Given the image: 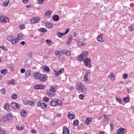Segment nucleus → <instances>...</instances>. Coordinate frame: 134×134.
Masks as SVG:
<instances>
[{"mask_svg":"<svg viewBox=\"0 0 134 134\" xmlns=\"http://www.w3.org/2000/svg\"><path fill=\"white\" fill-rule=\"evenodd\" d=\"M50 105L51 106L54 107L57 105H62V104L61 101L60 100L56 99H52L51 101Z\"/></svg>","mask_w":134,"mask_h":134,"instance_id":"1","label":"nucleus"},{"mask_svg":"<svg viewBox=\"0 0 134 134\" xmlns=\"http://www.w3.org/2000/svg\"><path fill=\"white\" fill-rule=\"evenodd\" d=\"M87 52L85 51L80 54L79 57L77 58V60L79 61H82L83 59L86 58L88 55Z\"/></svg>","mask_w":134,"mask_h":134,"instance_id":"2","label":"nucleus"},{"mask_svg":"<svg viewBox=\"0 0 134 134\" xmlns=\"http://www.w3.org/2000/svg\"><path fill=\"white\" fill-rule=\"evenodd\" d=\"M83 62L85 63V65L87 67L90 68L91 65H90V59L89 58H86L83 59Z\"/></svg>","mask_w":134,"mask_h":134,"instance_id":"3","label":"nucleus"},{"mask_svg":"<svg viewBox=\"0 0 134 134\" xmlns=\"http://www.w3.org/2000/svg\"><path fill=\"white\" fill-rule=\"evenodd\" d=\"M64 71V69L63 68L61 69L59 71H57L55 70H54V73L55 76L56 77L60 75Z\"/></svg>","mask_w":134,"mask_h":134,"instance_id":"4","label":"nucleus"},{"mask_svg":"<svg viewBox=\"0 0 134 134\" xmlns=\"http://www.w3.org/2000/svg\"><path fill=\"white\" fill-rule=\"evenodd\" d=\"M9 20V18L4 16H1L0 21L1 22L5 23L8 22Z\"/></svg>","mask_w":134,"mask_h":134,"instance_id":"5","label":"nucleus"},{"mask_svg":"<svg viewBox=\"0 0 134 134\" xmlns=\"http://www.w3.org/2000/svg\"><path fill=\"white\" fill-rule=\"evenodd\" d=\"M104 36L103 34H101L97 37V40L99 42H102L104 41L105 39L104 38Z\"/></svg>","mask_w":134,"mask_h":134,"instance_id":"6","label":"nucleus"},{"mask_svg":"<svg viewBox=\"0 0 134 134\" xmlns=\"http://www.w3.org/2000/svg\"><path fill=\"white\" fill-rule=\"evenodd\" d=\"M34 87L36 89H43L45 88V86L42 84L36 85L34 86Z\"/></svg>","mask_w":134,"mask_h":134,"instance_id":"7","label":"nucleus"},{"mask_svg":"<svg viewBox=\"0 0 134 134\" xmlns=\"http://www.w3.org/2000/svg\"><path fill=\"white\" fill-rule=\"evenodd\" d=\"M127 132V130L122 127H121L118 129V134H124Z\"/></svg>","mask_w":134,"mask_h":134,"instance_id":"8","label":"nucleus"},{"mask_svg":"<svg viewBox=\"0 0 134 134\" xmlns=\"http://www.w3.org/2000/svg\"><path fill=\"white\" fill-rule=\"evenodd\" d=\"M47 79V76L46 75H40L39 78L40 81V82H43L45 81Z\"/></svg>","mask_w":134,"mask_h":134,"instance_id":"9","label":"nucleus"},{"mask_svg":"<svg viewBox=\"0 0 134 134\" xmlns=\"http://www.w3.org/2000/svg\"><path fill=\"white\" fill-rule=\"evenodd\" d=\"M63 134H70L69 129L66 126H64L63 127Z\"/></svg>","mask_w":134,"mask_h":134,"instance_id":"10","label":"nucleus"},{"mask_svg":"<svg viewBox=\"0 0 134 134\" xmlns=\"http://www.w3.org/2000/svg\"><path fill=\"white\" fill-rule=\"evenodd\" d=\"M11 105L12 108L15 109L19 108L20 106L19 104L15 102L11 103Z\"/></svg>","mask_w":134,"mask_h":134,"instance_id":"11","label":"nucleus"},{"mask_svg":"<svg viewBox=\"0 0 134 134\" xmlns=\"http://www.w3.org/2000/svg\"><path fill=\"white\" fill-rule=\"evenodd\" d=\"M61 52L62 53L64 54L67 56H70L71 54L70 51L67 50H62Z\"/></svg>","mask_w":134,"mask_h":134,"instance_id":"12","label":"nucleus"},{"mask_svg":"<svg viewBox=\"0 0 134 134\" xmlns=\"http://www.w3.org/2000/svg\"><path fill=\"white\" fill-rule=\"evenodd\" d=\"M83 86L82 83L78 82L76 83V89L77 90H81L82 87Z\"/></svg>","mask_w":134,"mask_h":134,"instance_id":"13","label":"nucleus"},{"mask_svg":"<svg viewBox=\"0 0 134 134\" xmlns=\"http://www.w3.org/2000/svg\"><path fill=\"white\" fill-rule=\"evenodd\" d=\"M40 20V19L39 18H34L31 20L30 22L31 23H34L37 22L38 21Z\"/></svg>","mask_w":134,"mask_h":134,"instance_id":"14","label":"nucleus"},{"mask_svg":"<svg viewBox=\"0 0 134 134\" xmlns=\"http://www.w3.org/2000/svg\"><path fill=\"white\" fill-rule=\"evenodd\" d=\"M41 74L39 73L35 72L33 74V76L35 79H39Z\"/></svg>","mask_w":134,"mask_h":134,"instance_id":"15","label":"nucleus"},{"mask_svg":"<svg viewBox=\"0 0 134 134\" xmlns=\"http://www.w3.org/2000/svg\"><path fill=\"white\" fill-rule=\"evenodd\" d=\"M67 116L69 119H73L75 118V115L71 114L70 112H68Z\"/></svg>","mask_w":134,"mask_h":134,"instance_id":"16","label":"nucleus"},{"mask_svg":"<svg viewBox=\"0 0 134 134\" xmlns=\"http://www.w3.org/2000/svg\"><path fill=\"white\" fill-rule=\"evenodd\" d=\"M104 118L102 120V122L103 123H105L108 122L109 121V118L108 117H107L106 115H104Z\"/></svg>","mask_w":134,"mask_h":134,"instance_id":"17","label":"nucleus"},{"mask_svg":"<svg viewBox=\"0 0 134 134\" xmlns=\"http://www.w3.org/2000/svg\"><path fill=\"white\" fill-rule=\"evenodd\" d=\"M128 29L131 32L134 31V24L129 26L128 27Z\"/></svg>","mask_w":134,"mask_h":134,"instance_id":"18","label":"nucleus"},{"mask_svg":"<svg viewBox=\"0 0 134 134\" xmlns=\"http://www.w3.org/2000/svg\"><path fill=\"white\" fill-rule=\"evenodd\" d=\"M108 77H110V79L111 81H114L115 79L114 75L112 73H111L108 76Z\"/></svg>","mask_w":134,"mask_h":134,"instance_id":"19","label":"nucleus"},{"mask_svg":"<svg viewBox=\"0 0 134 134\" xmlns=\"http://www.w3.org/2000/svg\"><path fill=\"white\" fill-rule=\"evenodd\" d=\"M10 107V106L7 103H5L4 106L3 108L4 109L6 110H8L9 109Z\"/></svg>","mask_w":134,"mask_h":134,"instance_id":"20","label":"nucleus"},{"mask_svg":"<svg viewBox=\"0 0 134 134\" xmlns=\"http://www.w3.org/2000/svg\"><path fill=\"white\" fill-rule=\"evenodd\" d=\"M130 98L129 96L124 98L123 99V101L125 103L129 102Z\"/></svg>","mask_w":134,"mask_h":134,"instance_id":"21","label":"nucleus"},{"mask_svg":"<svg viewBox=\"0 0 134 134\" xmlns=\"http://www.w3.org/2000/svg\"><path fill=\"white\" fill-rule=\"evenodd\" d=\"M20 115L22 116H25L26 115V111L24 109L22 110L20 112Z\"/></svg>","mask_w":134,"mask_h":134,"instance_id":"22","label":"nucleus"},{"mask_svg":"<svg viewBox=\"0 0 134 134\" xmlns=\"http://www.w3.org/2000/svg\"><path fill=\"white\" fill-rule=\"evenodd\" d=\"M51 12H49L48 10L47 11L45 14V17L47 18H50L51 16Z\"/></svg>","mask_w":134,"mask_h":134,"instance_id":"23","label":"nucleus"},{"mask_svg":"<svg viewBox=\"0 0 134 134\" xmlns=\"http://www.w3.org/2000/svg\"><path fill=\"white\" fill-rule=\"evenodd\" d=\"M14 36H9L7 37V40L8 41H12L13 39H14Z\"/></svg>","mask_w":134,"mask_h":134,"instance_id":"24","label":"nucleus"},{"mask_svg":"<svg viewBox=\"0 0 134 134\" xmlns=\"http://www.w3.org/2000/svg\"><path fill=\"white\" fill-rule=\"evenodd\" d=\"M19 40L18 39H15V37L14 38V39H13V40L12 41V43L13 44H16L18 42Z\"/></svg>","mask_w":134,"mask_h":134,"instance_id":"25","label":"nucleus"},{"mask_svg":"<svg viewBox=\"0 0 134 134\" xmlns=\"http://www.w3.org/2000/svg\"><path fill=\"white\" fill-rule=\"evenodd\" d=\"M46 26L48 29H51L53 27V25L51 23H47L46 24Z\"/></svg>","mask_w":134,"mask_h":134,"instance_id":"26","label":"nucleus"},{"mask_svg":"<svg viewBox=\"0 0 134 134\" xmlns=\"http://www.w3.org/2000/svg\"><path fill=\"white\" fill-rule=\"evenodd\" d=\"M119 14H120L121 16H125L126 15V13L125 12V10L124 9L122 10L119 13Z\"/></svg>","mask_w":134,"mask_h":134,"instance_id":"27","label":"nucleus"},{"mask_svg":"<svg viewBox=\"0 0 134 134\" xmlns=\"http://www.w3.org/2000/svg\"><path fill=\"white\" fill-rule=\"evenodd\" d=\"M39 31L40 32L43 33H45L47 32V30L44 28H41L39 29Z\"/></svg>","mask_w":134,"mask_h":134,"instance_id":"28","label":"nucleus"},{"mask_svg":"<svg viewBox=\"0 0 134 134\" xmlns=\"http://www.w3.org/2000/svg\"><path fill=\"white\" fill-rule=\"evenodd\" d=\"M77 44L79 46H81L84 45L85 44V43L82 41H79L77 42Z\"/></svg>","mask_w":134,"mask_h":134,"instance_id":"29","label":"nucleus"},{"mask_svg":"<svg viewBox=\"0 0 134 134\" xmlns=\"http://www.w3.org/2000/svg\"><path fill=\"white\" fill-rule=\"evenodd\" d=\"M5 116L7 117V118H8V120L12 119V114L10 113L8 114Z\"/></svg>","mask_w":134,"mask_h":134,"instance_id":"30","label":"nucleus"},{"mask_svg":"<svg viewBox=\"0 0 134 134\" xmlns=\"http://www.w3.org/2000/svg\"><path fill=\"white\" fill-rule=\"evenodd\" d=\"M88 76L87 74H85L84 76V80L85 81H86L87 83H89L90 81L88 79Z\"/></svg>","mask_w":134,"mask_h":134,"instance_id":"31","label":"nucleus"},{"mask_svg":"<svg viewBox=\"0 0 134 134\" xmlns=\"http://www.w3.org/2000/svg\"><path fill=\"white\" fill-rule=\"evenodd\" d=\"M31 74V72L30 71H27L25 73V76L26 77L29 76Z\"/></svg>","mask_w":134,"mask_h":134,"instance_id":"32","label":"nucleus"},{"mask_svg":"<svg viewBox=\"0 0 134 134\" xmlns=\"http://www.w3.org/2000/svg\"><path fill=\"white\" fill-rule=\"evenodd\" d=\"M35 101H32L31 100H29V105H30L31 106H34L35 105Z\"/></svg>","mask_w":134,"mask_h":134,"instance_id":"33","label":"nucleus"},{"mask_svg":"<svg viewBox=\"0 0 134 134\" xmlns=\"http://www.w3.org/2000/svg\"><path fill=\"white\" fill-rule=\"evenodd\" d=\"M53 19L54 20L57 21L59 20V17L57 15H55L53 16Z\"/></svg>","mask_w":134,"mask_h":134,"instance_id":"34","label":"nucleus"},{"mask_svg":"<svg viewBox=\"0 0 134 134\" xmlns=\"http://www.w3.org/2000/svg\"><path fill=\"white\" fill-rule=\"evenodd\" d=\"M81 90V91L82 93H84L86 91V88L84 85L82 86Z\"/></svg>","mask_w":134,"mask_h":134,"instance_id":"35","label":"nucleus"},{"mask_svg":"<svg viewBox=\"0 0 134 134\" xmlns=\"http://www.w3.org/2000/svg\"><path fill=\"white\" fill-rule=\"evenodd\" d=\"M91 121V119L90 118H87L85 120V123L87 125H88L89 124V122Z\"/></svg>","mask_w":134,"mask_h":134,"instance_id":"36","label":"nucleus"},{"mask_svg":"<svg viewBox=\"0 0 134 134\" xmlns=\"http://www.w3.org/2000/svg\"><path fill=\"white\" fill-rule=\"evenodd\" d=\"M11 97L13 99H16L17 98L18 96L17 95L14 94L12 95Z\"/></svg>","mask_w":134,"mask_h":134,"instance_id":"37","label":"nucleus"},{"mask_svg":"<svg viewBox=\"0 0 134 134\" xmlns=\"http://www.w3.org/2000/svg\"><path fill=\"white\" fill-rule=\"evenodd\" d=\"M72 39L71 36H69L68 37V38L67 41V42L66 43V44H69L71 42Z\"/></svg>","mask_w":134,"mask_h":134,"instance_id":"38","label":"nucleus"},{"mask_svg":"<svg viewBox=\"0 0 134 134\" xmlns=\"http://www.w3.org/2000/svg\"><path fill=\"white\" fill-rule=\"evenodd\" d=\"M47 107V104L44 103H43L41 105V108L42 109H44Z\"/></svg>","mask_w":134,"mask_h":134,"instance_id":"39","label":"nucleus"},{"mask_svg":"<svg viewBox=\"0 0 134 134\" xmlns=\"http://www.w3.org/2000/svg\"><path fill=\"white\" fill-rule=\"evenodd\" d=\"M18 38L17 39H18V40H21L23 39V37L22 35L21 34H18V36H17Z\"/></svg>","mask_w":134,"mask_h":134,"instance_id":"40","label":"nucleus"},{"mask_svg":"<svg viewBox=\"0 0 134 134\" xmlns=\"http://www.w3.org/2000/svg\"><path fill=\"white\" fill-rule=\"evenodd\" d=\"M29 100L26 99L23 101L24 104L25 105H29Z\"/></svg>","mask_w":134,"mask_h":134,"instance_id":"41","label":"nucleus"},{"mask_svg":"<svg viewBox=\"0 0 134 134\" xmlns=\"http://www.w3.org/2000/svg\"><path fill=\"white\" fill-rule=\"evenodd\" d=\"M60 52L58 51H56L55 52V56L59 57L60 55Z\"/></svg>","mask_w":134,"mask_h":134,"instance_id":"42","label":"nucleus"},{"mask_svg":"<svg viewBox=\"0 0 134 134\" xmlns=\"http://www.w3.org/2000/svg\"><path fill=\"white\" fill-rule=\"evenodd\" d=\"M2 120L3 121L5 122L7 121H8L7 118V117L5 116H3L2 118Z\"/></svg>","mask_w":134,"mask_h":134,"instance_id":"43","label":"nucleus"},{"mask_svg":"<svg viewBox=\"0 0 134 134\" xmlns=\"http://www.w3.org/2000/svg\"><path fill=\"white\" fill-rule=\"evenodd\" d=\"M16 128L17 129L20 130H23L24 129V127L22 126L19 127L18 125H16Z\"/></svg>","mask_w":134,"mask_h":134,"instance_id":"44","label":"nucleus"},{"mask_svg":"<svg viewBox=\"0 0 134 134\" xmlns=\"http://www.w3.org/2000/svg\"><path fill=\"white\" fill-rule=\"evenodd\" d=\"M50 91L53 92H54L56 91V90L55 89V87L54 86H51V89Z\"/></svg>","mask_w":134,"mask_h":134,"instance_id":"45","label":"nucleus"},{"mask_svg":"<svg viewBox=\"0 0 134 134\" xmlns=\"http://www.w3.org/2000/svg\"><path fill=\"white\" fill-rule=\"evenodd\" d=\"M46 42L49 45H51L52 44V41L49 40H46Z\"/></svg>","mask_w":134,"mask_h":134,"instance_id":"46","label":"nucleus"},{"mask_svg":"<svg viewBox=\"0 0 134 134\" xmlns=\"http://www.w3.org/2000/svg\"><path fill=\"white\" fill-rule=\"evenodd\" d=\"M1 91L2 94H5V88H2L1 90Z\"/></svg>","mask_w":134,"mask_h":134,"instance_id":"47","label":"nucleus"},{"mask_svg":"<svg viewBox=\"0 0 134 134\" xmlns=\"http://www.w3.org/2000/svg\"><path fill=\"white\" fill-rule=\"evenodd\" d=\"M79 123V121L78 120H74V121L73 125H77Z\"/></svg>","mask_w":134,"mask_h":134,"instance_id":"48","label":"nucleus"},{"mask_svg":"<svg viewBox=\"0 0 134 134\" xmlns=\"http://www.w3.org/2000/svg\"><path fill=\"white\" fill-rule=\"evenodd\" d=\"M7 72V69H4L1 70V72L2 74H5Z\"/></svg>","mask_w":134,"mask_h":134,"instance_id":"49","label":"nucleus"},{"mask_svg":"<svg viewBox=\"0 0 134 134\" xmlns=\"http://www.w3.org/2000/svg\"><path fill=\"white\" fill-rule=\"evenodd\" d=\"M42 103V102H41L40 101L38 102L37 103V106L38 107H40L41 108Z\"/></svg>","mask_w":134,"mask_h":134,"instance_id":"50","label":"nucleus"},{"mask_svg":"<svg viewBox=\"0 0 134 134\" xmlns=\"http://www.w3.org/2000/svg\"><path fill=\"white\" fill-rule=\"evenodd\" d=\"M49 99L48 98L46 97H43V100L45 102H47L48 101Z\"/></svg>","mask_w":134,"mask_h":134,"instance_id":"51","label":"nucleus"},{"mask_svg":"<svg viewBox=\"0 0 134 134\" xmlns=\"http://www.w3.org/2000/svg\"><path fill=\"white\" fill-rule=\"evenodd\" d=\"M44 70L46 71H49V68L47 66H44Z\"/></svg>","mask_w":134,"mask_h":134,"instance_id":"52","label":"nucleus"},{"mask_svg":"<svg viewBox=\"0 0 134 134\" xmlns=\"http://www.w3.org/2000/svg\"><path fill=\"white\" fill-rule=\"evenodd\" d=\"M15 81L14 80L10 81L9 82V83L10 84H14L15 83Z\"/></svg>","mask_w":134,"mask_h":134,"instance_id":"53","label":"nucleus"},{"mask_svg":"<svg viewBox=\"0 0 134 134\" xmlns=\"http://www.w3.org/2000/svg\"><path fill=\"white\" fill-rule=\"evenodd\" d=\"M128 77V74H125L123 75V77L124 79H126Z\"/></svg>","mask_w":134,"mask_h":134,"instance_id":"54","label":"nucleus"},{"mask_svg":"<svg viewBox=\"0 0 134 134\" xmlns=\"http://www.w3.org/2000/svg\"><path fill=\"white\" fill-rule=\"evenodd\" d=\"M58 36L59 37H61L63 35H63V33H58L57 34Z\"/></svg>","mask_w":134,"mask_h":134,"instance_id":"55","label":"nucleus"},{"mask_svg":"<svg viewBox=\"0 0 134 134\" xmlns=\"http://www.w3.org/2000/svg\"><path fill=\"white\" fill-rule=\"evenodd\" d=\"M3 4L4 6L6 7L8 4V3L7 1H5L3 3Z\"/></svg>","mask_w":134,"mask_h":134,"instance_id":"56","label":"nucleus"},{"mask_svg":"<svg viewBox=\"0 0 134 134\" xmlns=\"http://www.w3.org/2000/svg\"><path fill=\"white\" fill-rule=\"evenodd\" d=\"M19 28L21 29H23L25 27V25L24 24L20 25L19 26Z\"/></svg>","mask_w":134,"mask_h":134,"instance_id":"57","label":"nucleus"},{"mask_svg":"<svg viewBox=\"0 0 134 134\" xmlns=\"http://www.w3.org/2000/svg\"><path fill=\"white\" fill-rule=\"evenodd\" d=\"M0 48L4 50H6L7 49V48L4 46H0Z\"/></svg>","mask_w":134,"mask_h":134,"instance_id":"58","label":"nucleus"},{"mask_svg":"<svg viewBox=\"0 0 134 134\" xmlns=\"http://www.w3.org/2000/svg\"><path fill=\"white\" fill-rule=\"evenodd\" d=\"M69 31V29L68 28L66 29L65 30V33H63V35L66 34L68 33Z\"/></svg>","mask_w":134,"mask_h":134,"instance_id":"59","label":"nucleus"},{"mask_svg":"<svg viewBox=\"0 0 134 134\" xmlns=\"http://www.w3.org/2000/svg\"><path fill=\"white\" fill-rule=\"evenodd\" d=\"M79 98L80 99H83L84 98L83 95L82 94H80L79 96Z\"/></svg>","mask_w":134,"mask_h":134,"instance_id":"60","label":"nucleus"},{"mask_svg":"<svg viewBox=\"0 0 134 134\" xmlns=\"http://www.w3.org/2000/svg\"><path fill=\"white\" fill-rule=\"evenodd\" d=\"M44 0H38V4H41L43 2Z\"/></svg>","mask_w":134,"mask_h":134,"instance_id":"61","label":"nucleus"},{"mask_svg":"<svg viewBox=\"0 0 134 134\" xmlns=\"http://www.w3.org/2000/svg\"><path fill=\"white\" fill-rule=\"evenodd\" d=\"M113 124L112 123H110V125L111 127V130L112 131L113 129Z\"/></svg>","mask_w":134,"mask_h":134,"instance_id":"62","label":"nucleus"},{"mask_svg":"<svg viewBox=\"0 0 134 134\" xmlns=\"http://www.w3.org/2000/svg\"><path fill=\"white\" fill-rule=\"evenodd\" d=\"M127 92L128 93H130L131 91V89L129 88H127Z\"/></svg>","mask_w":134,"mask_h":134,"instance_id":"63","label":"nucleus"},{"mask_svg":"<svg viewBox=\"0 0 134 134\" xmlns=\"http://www.w3.org/2000/svg\"><path fill=\"white\" fill-rule=\"evenodd\" d=\"M20 71L22 73H24L25 72V70L24 68L20 70Z\"/></svg>","mask_w":134,"mask_h":134,"instance_id":"64","label":"nucleus"}]
</instances>
